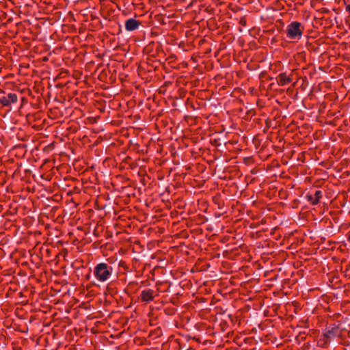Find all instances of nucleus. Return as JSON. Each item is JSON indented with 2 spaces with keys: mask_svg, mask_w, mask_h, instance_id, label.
<instances>
[{
  "mask_svg": "<svg viewBox=\"0 0 350 350\" xmlns=\"http://www.w3.org/2000/svg\"><path fill=\"white\" fill-rule=\"evenodd\" d=\"M113 267L105 262H100L94 269V275L100 282H105L110 279Z\"/></svg>",
  "mask_w": 350,
  "mask_h": 350,
  "instance_id": "obj_1",
  "label": "nucleus"
},
{
  "mask_svg": "<svg viewBox=\"0 0 350 350\" xmlns=\"http://www.w3.org/2000/svg\"><path fill=\"white\" fill-rule=\"evenodd\" d=\"M304 31V27L301 23L293 21L287 25L286 33L288 39L296 42L301 38Z\"/></svg>",
  "mask_w": 350,
  "mask_h": 350,
  "instance_id": "obj_2",
  "label": "nucleus"
},
{
  "mask_svg": "<svg viewBox=\"0 0 350 350\" xmlns=\"http://www.w3.org/2000/svg\"><path fill=\"white\" fill-rule=\"evenodd\" d=\"M18 100V96L14 93H9L7 95L0 96V103L3 106H9L12 103H15Z\"/></svg>",
  "mask_w": 350,
  "mask_h": 350,
  "instance_id": "obj_3",
  "label": "nucleus"
},
{
  "mask_svg": "<svg viewBox=\"0 0 350 350\" xmlns=\"http://www.w3.org/2000/svg\"><path fill=\"white\" fill-rule=\"evenodd\" d=\"M154 291L152 289H145L141 292L140 297L142 301L148 303L154 300Z\"/></svg>",
  "mask_w": 350,
  "mask_h": 350,
  "instance_id": "obj_4",
  "label": "nucleus"
},
{
  "mask_svg": "<svg viewBox=\"0 0 350 350\" xmlns=\"http://www.w3.org/2000/svg\"><path fill=\"white\" fill-rule=\"evenodd\" d=\"M140 23L134 19V18H129L125 21V29L128 31H134L139 27Z\"/></svg>",
  "mask_w": 350,
  "mask_h": 350,
  "instance_id": "obj_5",
  "label": "nucleus"
},
{
  "mask_svg": "<svg viewBox=\"0 0 350 350\" xmlns=\"http://www.w3.org/2000/svg\"><path fill=\"white\" fill-rule=\"evenodd\" d=\"M292 81V79L290 76L287 75L286 72L280 73L276 77V81L279 85L283 86L290 83Z\"/></svg>",
  "mask_w": 350,
  "mask_h": 350,
  "instance_id": "obj_6",
  "label": "nucleus"
},
{
  "mask_svg": "<svg viewBox=\"0 0 350 350\" xmlns=\"http://www.w3.org/2000/svg\"><path fill=\"white\" fill-rule=\"evenodd\" d=\"M322 197V192L320 190H317L314 196L308 194L306 198L309 202L313 205H316L319 203L320 199Z\"/></svg>",
  "mask_w": 350,
  "mask_h": 350,
  "instance_id": "obj_7",
  "label": "nucleus"
},
{
  "mask_svg": "<svg viewBox=\"0 0 350 350\" xmlns=\"http://www.w3.org/2000/svg\"><path fill=\"white\" fill-rule=\"evenodd\" d=\"M346 10L350 13V4L346 6Z\"/></svg>",
  "mask_w": 350,
  "mask_h": 350,
  "instance_id": "obj_8",
  "label": "nucleus"
},
{
  "mask_svg": "<svg viewBox=\"0 0 350 350\" xmlns=\"http://www.w3.org/2000/svg\"><path fill=\"white\" fill-rule=\"evenodd\" d=\"M348 239H349V241H350V234H349V236Z\"/></svg>",
  "mask_w": 350,
  "mask_h": 350,
  "instance_id": "obj_9",
  "label": "nucleus"
}]
</instances>
